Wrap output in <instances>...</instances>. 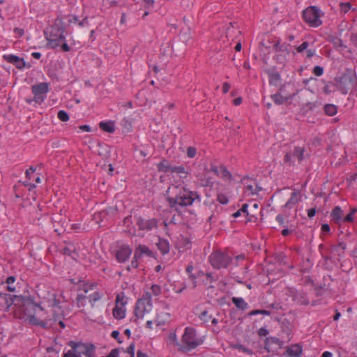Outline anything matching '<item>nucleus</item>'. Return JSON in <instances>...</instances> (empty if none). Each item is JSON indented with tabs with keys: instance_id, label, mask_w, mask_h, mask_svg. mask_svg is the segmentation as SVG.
I'll return each mask as SVG.
<instances>
[{
	"instance_id": "nucleus-49",
	"label": "nucleus",
	"mask_w": 357,
	"mask_h": 357,
	"mask_svg": "<svg viewBox=\"0 0 357 357\" xmlns=\"http://www.w3.org/2000/svg\"><path fill=\"white\" fill-rule=\"evenodd\" d=\"M248 205L247 204H244L241 208H240V211L241 213H243L245 216L248 215Z\"/></svg>"
},
{
	"instance_id": "nucleus-14",
	"label": "nucleus",
	"mask_w": 357,
	"mask_h": 357,
	"mask_svg": "<svg viewBox=\"0 0 357 357\" xmlns=\"http://www.w3.org/2000/svg\"><path fill=\"white\" fill-rule=\"evenodd\" d=\"M137 225L142 230H151L157 227V221L155 218L144 219L139 218L137 221Z\"/></svg>"
},
{
	"instance_id": "nucleus-43",
	"label": "nucleus",
	"mask_w": 357,
	"mask_h": 357,
	"mask_svg": "<svg viewBox=\"0 0 357 357\" xmlns=\"http://www.w3.org/2000/svg\"><path fill=\"white\" fill-rule=\"evenodd\" d=\"M356 211V209H353L348 215H347L345 217H344L343 222H352L353 219H354L353 215Z\"/></svg>"
},
{
	"instance_id": "nucleus-51",
	"label": "nucleus",
	"mask_w": 357,
	"mask_h": 357,
	"mask_svg": "<svg viewBox=\"0 0 357 357\" xmlns=\"http://www.w3.org/2000/svg\"><path fill=\"white\" fill-rule=\"evenodd\" d=\"M62 43H63L61 45V48H62L63 51H64V52H69L70 51V47L68 46V45L66 42V40L64 41H63Z\"/></svg>"
},
{
	"instance_id": "nucleus-37",
	"label": "nucleus",
	"mask_w": 357,
	"mask_h": 357,
	"mask_svg": "<svg viewBox=\"0 0 357 357\" xmlns=\"http://www.w3.org/2000/svg\"><path fill=\"white\" fill-rule=\"evenodd\" d=\"M271 97L273 100L278 105L282 104L284 102V98L280 93L274 94Z\"/></svg>"
},
{
	"instance_id": "nucleus-9",
	"label": "nucleus",
	"mask_w": 357,
	"mask_h": 357,
	"mask_svg": "<svg viewBox=\"0 0 357 357\" xmlns=\"http://www.w3.org/2000/svg\"><path fill=\"white\" fill-rule=\"evenodd\" d=\"M210 262L215 268H226L229 264L231 259L227 255L220 252L212 253L210 257Z\"/></svg>"
},
{
	"instance_id": "nucleus-19",
	"label": "nucleus",
	"mask_w": 357,
	"mask_h": 357,
	"mask_svg": "<svg viewBox=\"0 0 357 357\" xmlns=\"http://www.w3.org/2000/svg\"><path fill=\"white\" fill-rule=\"evenodd\" d=\"M126 314V309L124 306L115 305L112 311L113 317L118 320L124 319Z\"/></svg>"
},
{
	"instance_id": "nucleus-22",
	"label": "nucleus",
	"mask_w": 357,
	"mask_h": 357,
	"mask_svg": "<svg viewBox=\"0 0 357 357\" xmlns=\"http://www.w3.org/2000/svg\"><path fill=\"white\" fill-rule=\"evenodd\" d=\"M169 172L177 174L178 175H179V176L181 178H185L187 177V176H188V174L185 171L184 167L182 166V165H180V166H172Z\"/></svg>"
},
{
	"instance_id": "nucleus-45",
	"label": "nucleus",
	"mask_w": 357,
	"mask_h": 357,
	"mask_svg": "<svg viewBox=\"0 0 357 357\" xmlns=\"http://www.w3.org/2000/svg\"><path fill=\"white\" fill-rule=\"evenodd\" d=\"M309 46L308 42H303L301 45L298 46L296 47V50L298 52H303L304 50H305Z\"/></svg>"
},
{
	"instance_id": "nucleus-32",
	"label": "nucleus",
	"mask_w": 357,
	"mask_h": 357,
	"mask_svg": "<svg viewBox=\"0 0 357 357\" xmlns=\"http://www.w3.org/2000/svg\"><path fill=\"white\" fill-rule=\"evenodd\" d=\"M87 297L83 294H78L77 297V305L78 307H83L86 305Z\"/></svg>"
},
{
	"instance_id": "nucleus-41",
	"label": "nucleus",
	"mask_w": 357,
	"mask_h": 357,
	"mask_svg": "<svg viewBox=\"0 0 357 357\" xmlns=\"http://www.w3.org/2000/svg\"><path fill=\"white\" fill-rule=\"evenodd\" d=\"M139 257H136L135 258V254H134V256L132 257V261H131V264L130 266H128V270L130 271L131 268H137L138 266V259Z\"/></svg>"
},
{
	"instance_id": "nucleus-25",
	"label": "nucleus",
	"mask_w": 357,
	"mask_h": 357,
	"mask_svg": "<svg viewBox=\"0 0 357 357\" xmlns=\"http://www.w3.org/2000/svg\"><path fill=\"white\" fill-rule=\"evenodd\" d=\"M304 149L299 146H296L293 151V157L295 160L301 161L303 159Z\"/></svg>"
},
{
	"instance_id": "nucleus-18",
	"label": "nucleus",
	"mask_w": 357,
	"mask_h": 357,
	"mask_svg": "<svg viewBox=\"0 0 357 357\" xmlns=\"http://www.w3.org/2000/svg\"><path fill=\"white\" fill-rule=\"evenodd\" d=\"M167 344L170 346H173L177 348L179 351V345L181 343L178 342L176 331H171L167 337Z\"/></svg>"
},
{
	"instance_id": "nucleus-2",
	"label": "nucleus",
	"mask_w": 357,
	"mask_h": 357,
	"mask_svg": "<svg viewBox=\"0 0 357 357\" xmlns=\"http://www.w3.org/2000/svg\"><path fill=\"white\" fill-rule=\"evenodd\" d=\"M173 189H176L178 192L175 197H168V202L172 207L176 206H191L195 201L200 202V196L196 191L190 190L185 187L178 188V186L173 187Z\"/></svg>"
},
{
	"instance_id": "nucleus-13",
	"label": "nucleus",
	"mask_w": 357,
	"mask_h": 357,
	"mask_svg": "<svg viewBox=\"0 0 357 357\" xmlns=\"http://www.w3.org/2000/svg\"><path fill=\"white\" fill-rule=\"evenodd\" d=\"M302 354L303 347L300 344H294L286 349L282 356L284 357H301Z\"/></svg>"
},
{
	"instance_id": "nucleus-29",
	"label": "nucleus",
	"mask_w": 357,
	"mask_h": 357,
	"mask_svg": "<svg viewBox=\"0 0 357 357\" xmlns=\"http://www.w3.org/2000/svg\"><path fill=\"white\" fill-rule=\"evenodd\" d=\"M298 193L296 192H294L291 193V197L287 202L285 205L287 207L291 208V207H292V206L296 205L298 203Z\"/></svg>"
},
{
	"instance_id": "nucleus-3",
	"label": "nucleus",
	"mask_w": 357,
	"mask_h": 357,
	"mask_svg": "<svg viewBox=\"0 0 357 357\" xmlns=\"http://www.w3.org/2000/svg\"><path fill=\"white\" fill-rule=\"evenodd\" d=\"M204 338L197 334L192 327H186L182 335L179 351L183 352L190 351L204 343Z\"/></svg>"
},
{
	"instance_id": "nucleus-31",
	"label": "nucleus",
	"mask_w": 357,
	"mask_h": 357,
	"mask_svg": "<svg viewBox=\"0 0 357 357\" xmlns=\"http://www.w3.org/2000/svg\"><path fill=\"white\" fill-rule=\"evenodd\" d=\"M15 280L16 279L14 276H9L6 279V283L8 284L7 289L8 291L13 292L15 291V287L13 286Z\"/></svg>"
},
{
	"instance_id": "nucleus-12",
	"label": "nucleus",
	"mask_w": 357,
	"mask_h": 357,
	"mask_svg": "<svg viewBox=\"0 0 357 357\" xmlns=\"http://www.w3.org/2000/svg\"><path fill=\"white\" fill-rule=\"evenodd\" d=\"M171 319L170 313L165 311H156L154 322L158 327H162L169 323Z\"/></svg>"
},
{
	"instance_id": "nucleus-4",
	"label": "nucleus",
	"mask_w": 357,
	"mask_h": 357,
	"mask_svg": "<svg viewBox=\"0 0 357 357\" xmlns=\"http://www.w3.org/2000/svg\"><path fill=\"white\" fill-rule=\"evenodd\" d=\"M152 310L153 303L151 295L147 291L136 302L135 307V321H142L146 314L151 313Z\"/></svg>"
},
{
	"instance_id": "nucleus-64",
	"label": "nucleus",
	"mask_w": 357,
	"mask_h": 357,
	"mask_svg": "<svg viewBox=\"0 0 357 357\" xmlns=\"http://www.w3.org/2000/svg\"><path fill=\"white\" fill-rule=\"evenodd\" d=\"M63 357H80V356H75V354H73V353L67 351L63 354Z\"/></svg>"
},
{
	"instance_id": "nucleus-10",
	"label": "nucleus",
	"mask_w": 357,
	"mask_h": 357,
	"mask_svg": "<svg viewBox=\"0 0 357 357\" xmlns=\"http://www.w3.org/2000/svg\"><path fill=\"white\" fill-rule=\"evenodd\" d=\"M58 33L54 34L52 33L50 34H46V39L47 40V45L51 48H56L59 47L61 42L65 40V36L63 35V31H57Z\"/></svg>"
},
{
	"instance_id": "nucleus-33",
	"label": "nucleus",
	"mask_w": 357,
	"mask_h": 357,
	"mask_svg": "<svg viewBox=\"0 0 357 357\" xmlns=\"http://www.w3.org/2000/svg\"><path fill=\"white\" fill-rule=\"evenodd\" d=\"M152 296H157L161 293V287L158 284H153L151 287V292H149Z\"/></svg>"
},
{
	"instance_id": "nucleus-34",
	"label": "nucleus",
	"mask_w": 357,
	"mask_h": 357,
	"mask_svg": "<svg viewBox=\"0 0 357 357\" xmlns=\"http://www.w3.org/2000/svg\"><path fill=\"white\" fill-rule=\"evenodd\" d=\"M26 319L34 325H43V322L38 320L35 315H29Z\"/></svg>"
},
{
	"instance_id": "nucleus-16",
	"label": "nucleus",
	"mask_w": 357,
	"mask_h": 357,
	"mask_svg": "<svg viewBox=\"0 0 357 357\" xmlns=\"http://www.w3.org/2000/svg\"><path fill=\"white\" fill-rule=\"evenodd\" d=\"M3 57L8 63L15 65L19 69H23L25 67V61L22 58L13 54H5Z\"/></svg>"
},
{
	"instance_id": "nucleus-50",
	"label": "nucleus",
	"mask_w": 357,
	"mask_h": 357,
	"mask_svg": "<svg viewBox=\"0 0 357 357\" xmlns=\"http://www.w3.org/2000/svg\"><path fill=\"white\" fill-rule=\"evenodd\" d=\"M147 8L153 7L155 0H143Z\"/></svg>"
},
{
	"instance_id": "nucleus-24",
	"label": "nucleus",
	"mask_w": 357,
	"mask_h": 357,
	"mask_svg": "<svg viewBox=\"0 0 357 357\" xmlns=\"http://www.w3.org/2000/svg\"><path fill=\"white\" fill-rule=\"evenodd\" d=\"M232 303L238 307L242 310L247 308L248 303L244 301L243 298L233 297Z\"/></svg>"
},
{
	"instance_id": "nucleus-30",
	"label": "nucleus",
	"mask_w": 357,
	"mask_h": 357,
	"mask_svg": "<svg viewBox=\"0 0 357 357\" xmlns=\"http://www.w3.org/2000/svg\"><path fill=\"white\" fill-rule=\"evenodd\" d=\"M172 165L168 164L166 160H162L158 164V169L160 172H169Z\"/></svg>"
},
{
	"instance_id": "nucleus-15",
	"label": "nucleus",
	"mask_w": 357,
	"mask_h": 357,
	"mask_svg": "<svg viewBox=\"0 0 357 357\" xmlns=\"http://www.w3.org/2000/svg\"><path fill=\"white\" fill-rule=\"evenodd\" d=\"M211 172L225 181H230L232 178L231 174L225 167L213 166L211 168Z\"/></svg>"
},
{
	"instance_id": "nucleus-7",
	"label": "nucleus",
	"mask_w": 357,
	"mask_h": 357,
	"mask_svg": "<svg viewBox=\"0 0 357 357\" xmlns=\"http://www.w3.org/2000/svg\"><path fill=\"white\" fill-rule=\"evenodd\" d=\"M69 346L71 347L68 352H71L77 356L84 355L86 357H95V346L91 344H85L82 342H77L70 341Z\"/></svg>"
},
{
	"instance_id": "nucleus-26",
	"label": "nucleus",
	"mask_w": 357,
	"mask_h": 357,
	"mask_svg": "<svg viewBox=\"0 0 357 357\" xmlns=\"http://www.w3.org/2000/svg\"><path fill=\"white\" fill-rule=\"evenodd\" d=\"M102 294L99 291H95L89 296L88 299L92 307H94L95 303L99 301L102 298Z\"/></svg>"
},
{
	"instance_id": "nucleus-44",
	"label": "nucleus",
	"mask_w": 357,
	"mask_h": 357,
	"mask_svg": "<svg viewBox=\"0 0 357 357\" xmlns=\"http://www.w3.org/2000/svg\"><path fill=\"white\" fill-rule=\"evenodd\" d=\"M313 73L316 76H321L324 73V68L319 66H316L313 69Z\"/></svg>"
},
{
	"instance_id": "nucleus-40",
	"label": "nucleus",
	"mask_w": 357,
	"mask_h": 357,
	"mask_svg": "<svg viewBox=\"0 0 357 357\" xmlns=\"http://www.w3.org/2000/svg\"><path fill=\"white\" fill-rule=\"evenodd\" d=\"M25 174H26V177L27 180L24 182V185L30 186L31 188H36V185L34 183L32 184L30 182L31 178V174H32L31 173H30V170H26Z\"/></svg>"
},
{
	"instance_id": "nucleus-39",
	"label": "nucleus",
	"mask_w": 357,
	"mask_h": 357,
	"mask_svg": "<svg viewBox=\"0 0 357 357\" xmlns=\"http://www.w3.org/2000/svg\"><path fill=\"white\" fill-rule=\"evenodd\" d=\"M217 200L221 204H227L229 202L227 196L223 193H219L218 195Z\"/></svg>"
},
{
	"instance_id": "nucleus-54",
	"label": "nucleus",
	"mask_w": 357,
	"mask_h": 357,
	"mask_svg": "<svg viewBox=\"0 0 357 357\" xmlns=\"http://www.w3.org/2000/svg\"><path fill=\"white\" fill-rule=\"evenodd\" d=\"M316 214L315 208H310L307 210V215L309 218H313Z\"/></svg>"
},
{
	"instance_id": "nucleus-36",
	"label": "nucleus",
	"mask_w": 357,
	"mask_h": 357,
	"mask_svg": "<svg viewBox=\"0 0 357 357\" xmlns=\"http://www.w3.org/2000/svg\"><path fill=\"white\" fill-rule=\"evenodd\" d=\"M57 117L59 120L64 122L68 121L69 120V116L68 113L64 110L59 111L57 114Z\"/></svg>"
},
{
	"instance_id": "nucleus-60",
	"label": "nucleus",
	"mask_w": 357,
	"mask_h": 357,
	"mask_svg": "<svg viewBox=\"0 0 357 357\" xmlns=\"http://www.w3.org/2000/svg\"><path fill=\"white\" fill-rule=\"evenodd\" d=\"M233 103L234 105H236V106L241 105L242 103V98L240 97L235 98L233 100Z\"/></svg>"
},
{
	"instance_id": "nucleus-42",
	"label": "nucleus",
	"mask_w": 357,
	"mask_h": 357,
	"mask_svg": "<svg viewBox=\"0 0 357 357\" xmlns=\"http://www.w3.org/2000/svg\"><path fill=\"white\" fill-rule=\"evenodd\" d=\"M196 153H197V150L195 148H194L192 146H190L188 148L187 155L188 158H193L196 155Z\"/></svg>"
},
{
	"instance_id": "nucleus-56",
	"label": "nucleus",
	"mask_w": 357,
	"mask_h": 357,
	"mask_svg": "<svg viewBox=\"0 0 357 357\" xmlns=\"http://www.w3.org/2000/svg\"><path fill=\"white\" fill-rule=\"evenodd\" d=\"M276 221L280 224V225H283L284 221V218L283 216L281 215V214H278L277 216H276V218H275Z\"/></svg>"
},
{
	"instance_id": "nucleus-6",
	"label": "nucleus",
	"mask_w": 357,
	"mask_h": 357,
	"mask_svg": "<svg viewBox=\"0 0 357 357\" xmlns=\"http://www.w3.org/2000/svg\"><path fill=\"white\" fill-rule=\"evenodd\" d=\"M322 15L321 10L314 6H309L303 11L305 22L312 27H318L321 24Z\"/></svg>"
},
{
	"instance_id": "nucleus-27",
	"label": "nucleus",
	"mask_w": 357,
	"mask_h": 357,
	"mask_svg": "<svg viewBox=\"0 0 357 357\" xmlns=\"http://www.w3.org/2000/svg\"><path fill=\"white\" fill-rule=\"evenodd\" d=\"M127 300L128 299L123 293L119 294H117V296L116 297L115 305L126 307V305L128 303Z\"/></svg>"
},
{
	"instance_id": "nucleus-17",
	"label": "nucleus",
	"mask_w": 357,
	"mask_h": 357,
	"mask_svg": "<svg viewBox=\"0 0 357 357\" xmlns=\"http://www.w3.org/2000/svg\"><path fill=\"white\" fill-rule=\"evenodd\" d=\"M331 217L333 220L336 223L343 222V211L340 206H335L332 212Z\"/></svg>"
},
{
	"instance_id": "nucleus-58",
	"label": "nucleus",
	"mask_w": 357,
	"mask_h": 357,
	"mask_svg": "<svg viewBox=\"0 0 357 357\" xmlns=\"http://www.w3.org/2000/svg\"><path fill=\"white\" fill-rule=\"evenodd\" d=\"M79 129L84 132H90L91 128L88 125H82L79 126Z\"/></svg>"
},
{
	"instance_id": "nucleus-21",
	"label": "nucleus",
	"mask_w": 357,
	"mask_h": 357,
	"mask_svg": "<svg viewBox=\"0 0 357 357\" xmlns=\"http://www.w3.org/2000/svg\"><path fill=\"white\" fill-rule=\"evenodd\" d=\"M135 258L136 257H141L143 255H148L150 256L151 255V251L149 250V248L143 245H139L135 252Z\"/></svg>"
},
{
	"instance_id": "nucleus-35",
	"label": "nucleus",
	"mask_w": 357,
	"mask_h": 357,
	"mask_svg": "<svg viewBox=\"0 0 357 357\" xmlns=\"http://www.w3.org/2000/svg\"><path fill=\"white\" fill-rule=\"evenodd\" d=\"M245 193L248 196L254 195L257 193V190L252 185H248L245 187Z\"/></svg>"
},
{
	"instance_id": "nucleus-48",
	"label": "nucleus",
	"mask_w": 357,
	"mask_h": 357,
	"mask_svg": "<svg viewBox=\"0 0 357 357\" xmlns=\"http://www.w3.org/2000/svg\"><path fill=\"white\" fill-rule=\"evenodd\" d=\"M119 351L116 349H112L107 356L102 357H119Z\"/></svg>"
},
{
	"instance_id": "nucleus-46",
	"label": "nucleus",
	"mask_w": 357,
	"mask_h": 357,
	"mask_svg": "<svg viewBox=\"0 0 357 357\" xmlns=\"http://www.w3.org/2000/svg\"><path fill=\"white\" fill-rule=\"evenodd\" d=\"M284 160L289 163H293L296 160L293 157L292 153H287L284 156Z\"/></svg>"
},
{
	"instance_id": "nucleus-5",
	"label": "nucleus",
	"mask_w": 357,
	"mask_h": 357,
	"mask_svg": "<svg viewBox=\"0 0 357 357\" xmlns=\"http://www.w3.org/2000/svg\"><path fill=\"white\" fill-rule=\"evenodd\" d=\"M357 84L355 73L347 72L336 79V87L342 93L347 94Z\"/></svg>"
},
{
	"instance_id": "nucleus-63",
	"label": "nucleus",
	"mask_w": 357,
	"mask_h": 357,
	"mask_svg": "<svg viewBox=\"0 0 357 357\" xmlns=\"http://www.w3.org/2000/svg\"><path fill=\"white\" fill-rule=\"evenodd\" d=\"M321 357H333V354L331 352L326 351L321 354Z\"/></svg>"
},
{
	"instance_id": "nucleus-38",
	"label": "nucleus",
	"mask_w": 357,
	"mask_h": 357,
	"mask_svg": "<svg viewBox=\"0 0 357 357\" xmlns=\"http://www.w3.org/2000/svg\"><path fill=\"white\" fill-rule=\"evenodd\" d=\"M340 8L341 12H342L344 13H347L351 9V6L349 2H343V3H340Z\"/></svg>"
},
{
	"instance_id": "nucleus-57",
	"label": "nucleus",
	"mask_w": 357,
	"mask_h": 357,
	"mask_svg": "<svg viewBox=\"0 0 357 357\" xmlns=\"http://www.w3.org/2000/svg\"><path fill=\"white\" fill-rule=\"evenodd\" d=\"M315 54V50H307L306 52V56L307 58H311Z\"/></svg>"
},
{
	"instance_id": "nucleus-8",
	"label": "nucleus",
	"mask_w": 357,
	"mask_h": 357,
	"mask_svg": "<svg viewBox=\"0 0 357 357\" xmlns=\"http://www.w3.org/2000/svg\"><path fill=\"white\" fill-rule=\"evenodd\" d=\"M50 91V84L47 82H40L31 86V92L34 96L35 103L40 105L47 98Z\"/></svg>"
},
{
	"instance_id": "nucleus-1",
	"label": "nucleus",
	"mask_w": 357,
	"mask_h": 357,
	"mask_svg": "<svg viewBox=\"0 0 357 357\" xmlns=\"http://www.w3.org/2000/svg\"><path fill=\"white\" fill-rule=\"evenodd\" d=\"M38 295L41 299L39 304L34 302L33 299L31 296H14L13 299L10 298L9 300L6 296H3L2 297V299L7 304L5 310L8 311L9 310L12 303H13L15 305L18 304H22L23 306L33 305L34 307L39 308L41 311L44 310L43 307L41 306L42 304L50 307H55L58 306L59 302L54 291H47V292H45L40 289L38 291Z\"/></svg>"
},
{
	"instance_id": "nucleus-11",
	"label": "nucleus",
	"mask_w": 357,
	"mask_h": 357,
	"mask_svg": "<svg viewBox=\"0 0 357 357\" xmlns=\"http://www.w3.org/2000/svg\"><path fill=\"white\" fill-rule=\"evenodd\" d=\"M132 254V249L127 245H122L116 252V259L119 263L126 261Z\"/></svg>"
},
{
	"instance_id": "nucleus-47",
	"label": "nucleus",
	"mask_w": 357,
	"mask_h": 357,
	"mask_svg": "<svg viewBox=\"0 0 357 357\" xmlns=\"http://www.w3.org/2000/svg\"><path fill=\"white\" fill-rule=\"evenodd\" d=\"M127 352L130 354L131 357H134L135 355V344H131L128 348H127Z\"/></svg>"
},
{
	"instance_id": "nucleus-53",
	"label": "nucleus",
	"mask_w": 357,
	"mask_h": 357,
	"mask_svg": "<svg viewBox=\"0 0 357 357\" xmlns=\"http://www.w3.org/2000/svg\"><path fill=\"white\" fill-rule=\"evenodd\" d=\"M230 89V85L227 83V82H225L223 84V86H222V91L224 93H227Z\"/></svg>"
},
{
	"instance_id": "nucleus-28",
	"label": "nucleus",
	"mask_w": 357,
	"mask_h": 357,
	"mask_svg": "<svg viewBox=\"0 0 357 357\" xmlns=\"http://www.w3.org/2000/svg\"><path fill=\"white\" fill-rule=\"evenodd\" d=\"M337 107L335 105L328 104L324 107V112L328 116H334L337 113Z\"/></svg>"
},
{
	"instance_id": "nucleus-61",
	"label": "nucleus",
	"mask_w": 357,
	"mask_h": 357,
	"mask_svg": "<svg viewBox=\"0 0 357 357\" xmlns=\"http://www.w3.org/2000/svg\"><path fill=\"white\" fill-rule=\"evenodd\" d=\"M153 322L151 320L147 321L146 323V328H147L149 330H152L153 329Z\"/></svg>"
},
{
	"instance_id": "nucleus-62",
	"label": "nucleus",
	"mask_w": 357,
	"mask_h": 357,
	"mask_svg": "<svg viewBox=\"0 0 357 357\" xmlns=\"http://www.w3.org/2000/svg\"><path fill=\"white\" fill-rule=\"evenodd\" d=\"M31 56L36 59H39L41 57V54L38 52H34L31 53Z\"/></svg>"
},
{
	"instance_id": "nucleus-20",
	"label": "nucleus",
	"mask_w": 357,
	"mask_h": 357,
	"mask_svg": "<svg viewBox=\"0 0 357 357\" xmlns=\"http://www.w3.org/2000/svg\"><path fill=\"white\" fill-rule=\"evenodd\" d=\"M99 126L100 129L109 133H112L115 130L114 123L111 121H102L99 123Z\"/></svg>"
},
{
	"instance_id": "nucleus-55",
	"label": "nucleus",
	"mask_w": 357,
	"mask_h": 357,
	"mask_svg": "<svg viewBox=\"0 0 357 357\" xmlns=\"http://www.w3.org/2000/svg\"><path fill=\"white\" fill-rule=\"evenodd\" d=\"M268 333V331L266 328H261L259 331V335L261 336H266Z\"/></svg>"
},
{
	"instance_id": "nucleus-23",
	"label": "nucleus",
	"mask_w": 357,
	"mask_h": 357,
	"mask_svg": "<svg viewBox=\"0 0 357 357\" xmlns=\"http://www.w3.org/2000/svg\"><path fill=\"white\" fill-rule=\"evenodd\" d=\"M158 249L162 255H165L169 251V243L166 240H160L157 244Z\"/></svg>"
},
{
	"instance_id": "nucleus-52",
	"label": "nucleus",
	"mask_w": 357,
	"mask_h": 357,
	"mask_svg": "<svg viewBox=\"0 0 357 357\" xmlns=\"http://www.w3.org/2000/svg\"><path fill=\"white\" fill-rule=\"evenodd\" d=\"M189 278L192 280L193 288H195L197 287V281H196V277L192 273L189 274Z\"/></svg>"
},
{
	"instance_id": "nucleus-59",
	"label": "nucleus",
	"mask_w": 357,
	"mask_h": 357,
	"mask_svg": "<svg viewBox=\"0 0 357 357\" xmlns=\"http://www.w3.org/2000/svg\"><path fill=\"white\" fill-rule=\"evenodd\" d=\"M271 342L278 344L280 347H282L283 344L282 342L276 337H271Z\"/></svg>"
}]
</instances>
